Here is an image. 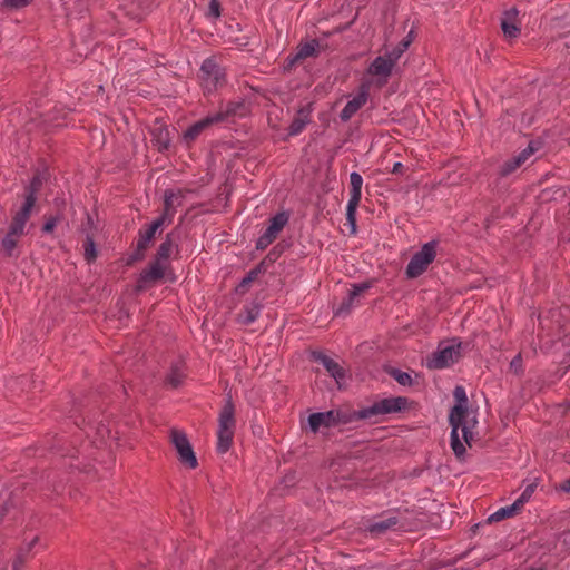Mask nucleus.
Returning <instances> with one entry per match:
<instances>
[{"instance_id":"nucleus-1","label":"nucleus","mask_w":570,"mask_h":570,"mask_svg":"<svg viewBox=\"0 0 570 570\" xmlns=\"http://www.w3.org/2000/svg\"><path fill=\"white\" fill-rule=\"evenodd\" d=\"M456 404L450 412L451 448L458 458L465 454L471 446L478 425L476 411L468 406V397L464 387L456 386L453 391Z\"/></svg>"},{"instance_id":"nucleus-2","label":"nucleus","mask_w":570,"mask_h":570,"mask_svg":"<svg viewBox=\"0 0 570 570\" xmlns=\"http://www.w3.org/2000/svg\"><path fill=\"white\" fill-rule=\"evenodd\" d=\"M438 243L435 240L429 242L413 255L406 266V275L409 278H416L422 275L430 264L436 257Z\"/></svg>"},{"instance_id":"nucleus-3","label":"nucleus","mask_w":570,"mask_h":570,"mask_svg":"<svg viewBox=\"0 0 570 570\" xmlns=\"http://www.w3.org/2000/svg\"><path fill=\"white\" fill-rule=\"evenodd\" d=\"M406 404L407 400L401 396L382 399L361 410L358 416L371 420L372 417L394 414L404 410Z\"/></svg>"},{"instance_id":"nucleus-4","label":"nucleus","mask_w":570,"mask_h":570,"mask_svg":"<svg viewBox=\"0 0 570 570\" xmlns=\"http://www.w3.org/2000/svg\"><path fill=\"white\" fill-rule=\"evenodd\" d=\"M461 344L456 341L443 342L439 345L435 353L428 357L429 368H444L452 365L460 358Z\"/></svg>"},{"instance_id":"nucleus-5","label":"nucleus","mask_w":570,"mask_h":570,"mask_svg":"<svg viewBox=\"0 0 570 570\" xmlns=\"http://www.w3.org/2000/svg\"><path fill=\"white\" fill-rule=\"evenodd\" d=\"M242 108H244V105L239 102L228 105L226 111L216 112L215 115L208 116L194 124L186 130L184 138L186 140H194L205 128L212 124L219 122L229 115H242L243 112L238 111Z\"/></svg>"},{"instance_id":"nucleus-6","label":"nucleus","mask_w":570,"mask_h":570,"mask_svg":"<svg viewBox=\"0 0 570 570\" xmlns=\"http://www.w3.org/2000/svg\"><path fill=\"white\" fill-rule=\"evenodd\" d=\"M170 439L178 453L179 461L187 468L195 469L197 459L186 434L179 430H171Z\"/></svg>"},{"instance_id":"nucleus-7","label":"nucleus","mask_w":570,"mask_h":570,"mask_svg":"<svg viewBox=\"0 0 570 570\" xmlns=\"http://www.w3.org/2000/svg\"><path fill=\"white\" fill-rule=\"evenodd\" d=\"M351 181V197L346 207V219L352 225L353 230L355 229V213L360 204L362 196L363 178L362 176L353 171L350 176Z\"/></svg>"},{"instance_id":"nucleus-8","label":"nucleus","mask_w":570,"mask_h":570,"mask_svg":"<svg viewBox=\"0 0 570 570\" xmlns=\"http://www.w3.org/2000/svg\"><path fill=\"white\" fill-rule=\"evenodd\" d=\"M200 78L204 89L212 91L223 81L224 71L213 59H206L200 67Z\"/></svg>"},{"instance_id":"nucleus-9","label":"nucleus","mask_w":570,"mask_h":570,"mask_svg":"<svg viewBox=\"0 0 570 570\" xmlns=\"http://www.w3.org/2000/svg\"><path fill=\"white\" fill-rule=\"evenodd\" d=\"M501 29L509 40L515 39L521 30V17L517 8L507 9L501 17Z\"/></svg>"},{"instance_id":"nucleus-10","label":"nucleus","mask_w":570,"mask_h":570,"mask_svg":"<svg viewBox=\"0 0 570 570\" xmlns=\"http://www.w3.org/2000/svg\"><path fill=\"white\" fill-rule=\"evenodd\" d=\"M338 422V413L334 411L311 414L308 425L313 432H317L323 428H331Z\"/></svg>"},{"instance_id":"nucleus-11","label":"nucleus","mask_w":570,"mask_h":570,"mask_svg":"<svg viewBox=\"0 0 570 570\" xmlns=\"http://www.w3.org/2000/svg\"><path fill=\"white\" fill-rule=\"evenodd\" d=\"M395 63V60L387 53L386 57H377L371 65L368 72L376 76L380 80L385 81L390 76L391 70Z\"/></svg>"},{"instance_id":"nucleus-12","label":"nucleus","mask_w":570,"mask_h":570,"mask_svg":"<svg viewBox=\"0 0 570 570\" xmlns=\"http://www.w3.org/2000/svg\"><path fill=\"white\" fill-rule=\"evenodd\" d=\"M39 185H40V180L38 178H35L31 183V191L27 196L22 208L16 214L13 222L20 223L21 225L26 226V223L29 219L31 209L36 203L35 193H36L37 188L39 187Z\"/></svg>"},{"instance_id":"nucleus-13","label":"nucleus","mask_w":570,"mask_h":570,"mask_svg":"<svg viewBox=\"0 0 570 570\" xmlns=\"http://www.w3.org/2000/svg\"><path fill=\"white\" fill-rule=\"evenodd\" d=\"M235 409L234 405L228 399L223 409L220 410L218 416V430L217 431H234L235 430Z\"/></svg>"},{"instance_id":"nucleus-14","label":"nucleus","mask_w":570,"mask_h":570,"mask_svg":"<svg viewBox=\"0 0 570 570\" xmlns=\"http://www.w3.org/2000/svg\"><path fill=\"white\" fill-rule=\"evenodd\" d=\"M539 149V142L531 141L529 146L523 149L518 156L514 157L515 166L511 167L510 164H504L501 168L502 175H509L517 168L523 165L529 158Z\"/></svg>"},{"instance_id":"nucleus-15","label":"nucleus","mask_w":570,"mask_h":570,"mask_svg":"<svg viewBox=\"0 0 570 570\" xmlns=\"http://www.w3.org/2000/svg\"><path fill=\"white\" fill-rule=\"evenodd\" d=\"M168 216H169V214H168V209H167L166 213L161 217L154 220L149 225V227L140 234V238L138 240L139 249H145L148 246V244L154 238L156 232L165 224Z\"/></svg>"},{"instance_id":"nucleus-16","label":"nucleus","mask_w":570,"mask_h":570,"mask_svg":"<svg viewBox=\"0 0 570 570\" xmlns=\"http://www.w3.org/2000/svg\"><path fill=\"white\" fill-rule=\"evenodd\" d=\"M315 360L321 363L324 368L330 373V375L336 381L337 384H341V381L344 377L343 368L336 363L334 360L324 354H315Z\"/></svg>"},{"instance_id":"nucleus-17","label":"nucleus","mask_w":570,"mask_h":570,"mask_svg":"<svg viewBox=\"0 0 570 570\" xmlns=\"http://www.w3.org/2000/svg\"><path fill=\"white\" fill-rule=\"evenodd\" d=\"M368 288H370V284L368 283H360V284L353 285V288L350 292L347 298L337 308L335 314L341 316V315H344V314L348 313L350 309L352 308L353 303L356 299V297H358L362 293H364Z\"/></svg>"},{"instance_id":"nucleus-18","label":"nucleus","mask_w":570,"mask_h":570,"mask_svg":"<svg viewBox=\"0 0 570 570\" xmlns=\"http://www.w3.org/2000/svg\"><path fill=\"white\" fill-rule=\"evenodd\" d=\"M367 99V95L365 91L360 92L354 98L348 100L346 106L343 108L341 112L342 120H348L365 102Z\"/></svg>"},{"instance_id":"nucleus-19","label":"nucleus","mask_w":570,"mask_h":570,"mask_svg":"<svg viewBox=\"0 0 570 570\" xmlns=\"http://www.w3.org/2000/svg\"><path fill=\"white\" fill-rule=\"evenodd\" d=\"M167 269V263L157 259L141 275L144 282H154L160 279Z\"/></svg>"},{"instance_id":"nucleus-20","label":"nucleus","mask_w":570,"mask_h":570,"mask_svg":"<svg viewBox=\"0 0 570 570\" xmlns=\"http://www.w3.org/2000/svg\"><path fill=\"white\" fill-rule=\"evenodd\" d=\"M288 222V215L286 213H278L271 219V224L266 229V234L272 236L274 239L278 233L284 228Z\"/></svg>"},{"instance_id":"nucleus-21","label":"nucleus","mask_w":570,"mask_h":570,"mask_svg":"<svg viewBox=\"0 0 570 570\" xmlns=\"http://www.w3.org/2000/svg\"><path fill=\"white\" fill-rule=\"evenodd\" d=\"M520 509L514 502L511 505L500 508L489 517V522H498L505 518L514 515Z\"/></svg>"},{"instance_id":"nucleus-22","label":"nucleus","mask_w":570,"mask_h":570,"mask_svg":"<svg viewBox=\"0 0 570 570\" xmlns=\"http://www.w3.org/2000/svg\"><path fill=\"white\" fill-rule=\"evenodd\" d=\"M234 438V431H217V451L219 453H226Z\"/></svg>"},{"instance_id":"nucleus-23","label":"nucleus","mask_w":570,"mask_h":570,"mask_svg":"<svg viewBox=\"0 0 570 570\" xmlns=\"http://www.w3.org/2000/svg\"><path fill=\"white\" fill-rule=\"evenodd\" d=\"M395 524H396V519L394 517H389L384 520L376 521V522L372 523L370 525L368 530L372 533L379 534V533H382V532L391 529Z\"/></svg>"},{"instance_id":"nucleus-24","label":"nucleus","mask_w":570,"mask_h":570,"mask_svg":"<svg viewBox=\"0 0 570 570\" xmlns=\"http://www.w3.org/2000/svg\"><path fill=\"white\" fill-rule=\"evenodd\" d=\"M317 47L318 43L316 40H311L301 45L298 47L297 53L294 57V60L313 56Z\"/></svg>"},{"instance_id":"nucleus-25","label":"nucleus","mask_w":570,"mask_h":570,"mask_svg":"<svg viewBox=\"0 0 570 570\" xmlns=\"http://www.w3.org/2000/svg\"><path fill=\"white\" fill-rule=\"evenodd\" d=\"M413 41V31L411 30L407 36L397 45L395 49H393L389 55L393 58V60H397L402 53L409 48L411 42Z\"/></svg>"},{"instance_id":"nucleus-26","label":"nucleus","mask_w":570,"mask_h":570,"mask_svg":"<svg viewBox=\"0 0 570 570\" xmlns=\"http://www.w3.org/2000/svg\"><path fill=\"white\" fill-rule=\"evenodd\" d=\"M259 314V307L257 305H252L246 307L245 312L242 314V321L245 324H249L254 322Z\"/></svg>"},{"instance_id":"nucleus-27","label":"nucleus","mask_w":570,"mask_h":570,"mask_svg":"<svg viewBox=\"0 0 570 570\" xmlns=\"http://www.w3.org/2000/svg\"><path fill=\"white\" fill-rule=\"evenodd\" d=\"M18 237L12 235L8 232V234L4 236V238L2 239V246H3V249L8 253V254H12L13 249L16 248V245L18 243Z\"/></svg>"},{"instance_id":"nucleus-28","label":"nucleus","mask_w":570,"mask_h":570,"mask_svg":"<svg viewBox=\"0 0 570 570\" xmlns=\"http://www.w3.org/2000/svg\"><path fill=\"white\" fill-rule=\"evenodd\" d=\"M83 249H85V252H83L85 257L88 262H91L96 258L97 250H96L95 243L91 238H87Z\"/></svg>"},{"instance_id":"nucleus-29","label":"nucleus","mask_w":570,"mask_h":570,"mask_svg":"<svg viewBox=\"0 0 570 570\" xmlns=\"http://www.w3.org/2000/svg\"><path fill=\"white\" fill-rule=\"evenodd\" d=\"M173 249V244L170 240L164 242L158 249V258L163 262H166L167 258L170 256Z\"/></svg>"},{"instance_id":"nucleus-30","label":"nucleus","mask_w":570,"mask_h":570,"mask_svg":"<svg viewBox=\"0 0 570 570\" xmlns=\"http://www.w3.org/2000/svg\"><path fill=\"white\" fill-rule=\"evenodd\" d=\"M220 16V6L219 2H209L208 10L206 11V17L210 21H215Z\"/></svg>"},{"instance_id":"nucleus-31","label":"nucleus","mask_w":570,"mask_h":570,"mask_svg":"<svg viewBox=\"0 0 570 570\" xmlns=\"http://www.w3.org/2000/svg\"><path fill=\"white\" fill-rule=\"evenodd\" d=\"M534 491V488L533 485H528L524 491L522 492V494L514 501L515 504H518V508L521 509V507L527 502L529 501V499L531 498L532 493Z\"/></svg>"},{"instance_id":"nucleus-32","label":"nucleus","mask_w":570,"mask_h":570,"mask_svg":"<svg viewBox=\"0 0 570 570\" xmlns=\"http://www.w3.org/2000/svg\"><path fill=\"white\" fill-rule=\"evenodd\" d=\"M393 377L400 383L401 385H410L412 382L411 376L405 372L395 371L393 373Z\"/></svg>"},{"instance_id":"nucleus-33","label":"nucleus","mask_w":570,"mask_h":570,"mask_svg":"<svg viewBox=\"0 0 570 570\" xmlns=\"http://www.w3.org/2000/svg\"><path fill=\"white\" fill-rule=\"evenodd\" d=\"M24 227L26 226L21 225L20 223L12 222L9 233L11 234V236L14 235L18 238H20L24 233Z\"/></svg>"},{"instance_id":"nucleus-34","label":"nucleus","mask_w":570,"mask_h":570,"mask_svg":"<svg viewBox=\"0 0 570 570\" xmlns=\"http://www.w3.org/2000/svg\"><path fill=\"white\" fill-rule=\"evenodd\" d=\"M274 240V238L272 236H269L268 234L264 233L258 239H257V248L259 249H264L266 248L269 244H272V242Z\"/></svg>"},{"instance_id":"nucleus-35","label":"nucleus","mask_w":570,"mask_h":570,"mask_svg":"<svg viewBox=\"0 0 570 570\" xmlns=\"http://www.w3.org/2000/svg\"><path fill=\"white\" fill-rule=\"evenodd\" d=\"M304 125H305V121H304V120H299V119L295 120V121L292 124V126H291L289 134H291V135H297V134L302 130V128L304 127Z\"/></svg>"},{"instance_id":"nucleus-36","label":"nucleus","mask_w":570,"mask_h":570,"mask_svg":"<svg viewBox=\"0 0 570 570\" xmlns=\"http://www.w3.org/2000/svg\"><path fill=\"white\" fill-rule=\"evenodd\" d=\"M158 145H159V148H167L168 145H169V138H168V132L167 131H160L159 132V138H158Z\"/></svg>"},{"instance_id":"nucleus-37","label":"nucleus","mask_w":570,"mask_h":570,"mask_svg":"<svg viewBox=\"0 0 570 570\" xmlns=\"http://www.w3.org/2000/svg\"><path fill=\"white\" fill-rule=\"evenodd\" d=\"M56 224H57V220L56 218H51L49 219L48 222H46V224L43 225V232L46 233H50L53 230V228L56 227Z\"/></svg>"},{"instance_id":"nucleus-38","label":"nucleus","mask_w":570,"mask_h":570,"mask_svg":"<svg viewBox=\"0 0 570 570\" xmlns=\"http://www.w3.org/2000/svg\"><path fill=\"white\" fill-rule=\"evenodd\" d=\"M168 381L169 383L173 385V386H177L180 381H181V376L176 374V373H173L169 377H168Z\"/></svg>"},{"instance_id":"nucleus-39","label":"nucleus","mask_w":570,"mask_h":570,"mask_svg":"<svg viewBox=\"0 0 570 570\" xmlns=\"http://www.w3.org/2000/svg\"><path fill=\"white\" fill-rule=\"evenodd\" d=\"M22 563H23V558H22V556H21V554H19V556L14 559V561H13V566H12V567H13V570H19V568L22 566Z\"/></svg>"},{"instance_id":"nucleus-40","label":"nucleus","mask_w":570,"mask_h":570,"mask_svg":"<svg viewBox=\"0 0 570 570\" xmlns=\"http://www.w3.org/2000/svg\"><path fill=\"white\" fill-rule=\"evenodd\" d=\"M403 165L402 163H395L392 169V173L400 174L402 171Z\"/></svg>"},{"instance_id":"nucleus-41","label":"nucleus","mask_w":570,"mask_h":570,"mask_svg":"<svg viewBox=\"0 0 570 570\" xmlns=\"http://www.w3.org/2000/svg\"><path fill=\"white\" fill-rule=\"evenodd\" d=\"M561 490L564 491V492H570V479L569 480H566L562 484H561Z\"/></svg>"},{"instance_id":"nucleus-42","label":"nucleus","mask_w":570,"mask_h":570,"mask_svg":"<svg viewBox=\"0 0 570 570\" xmlns=\"http://www.w3.org/2000/svg\"><path fill=\"white\" fill-rule=\"evenodd\" d=\"M256 272H252L246 278L243 279V284H248L255 277Z\"/></svg>"},{"instance_id":"nucleus-43","label":"nucleus","mask_w":570,"mask_h":570,"mask_svg":"<svg viewBox=\"0 0 570 570\" xmlns=\"http://www.w3.org/2000/svg\"><path fill=\"white\" fill-rule=\"evenodd\" d=\"M8 4H10L11 7H14V8H18L19 4H21L22 2H14V1H11V2H7Z\"/></svg>"},{"instance_id":"nucleus-44","label":"nucleus","mask_w":570,"mask_h":570,"mask_svg":"<svg viewBox=\"0 0 570 570\" xmlns=\"http://www.w3.org/2000/svg\"><path fill=\"white\" fill-rule=\"evenodd\" d=\"M519 362V357H515L512 362H511V366H518V363Z\"/></svg>"},{"instance_id":"nucleus-45","label":"nucleus","mask_w":570,"mask_h":570,"mask_svg":"<svg viewBox=\"0 0 570 570\" xmlns=\"http://www.w3.org/2000/svg\"><path fill=\"white\" fill-rule=\"evenodd\" d=\"M519 362V357H515L512 362H511V366H518V363Z\"/></svg>"},{"instance_id":"nucleus-46","label":"nucleus","mask_w":570,"mask_h":570,"mask_svg":"<svg viewBox=\"0 0 570 570\" xmlns=\"http://www.w3.org/2000/svg\"><path fill=\"white\" fill-rule=\"evenodd\" d=\"M505 164H510L511 167L515 166L514 158L509 160V161H507Z\"/></svg>"},{"instance_id":"nucleus-47","label":"nucleus","mask_w":570,"mask_h":570,"mask_svg":"<svg viewBox=\"0 0 570 570\" xmlns=\"http://www.w3.org/2000/svg\"><path fill=\"white\" fill-rule=\"evenodd\" d=\"M170 205V199L169 197H166V206L168 207Z\"/></svg>"}]
</instances>
